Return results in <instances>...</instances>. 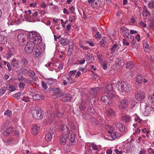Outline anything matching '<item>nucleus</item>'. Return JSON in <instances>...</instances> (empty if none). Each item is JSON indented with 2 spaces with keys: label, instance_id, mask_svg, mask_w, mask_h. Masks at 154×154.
<instances>
[{
  "label": "nucleus",
  "instance_id": "4be33fe9",
  "mask_svg": "<svg viewBox=\"0 0 154 154\" xmlns=\"http://www.w3.org/2000/svg\"><path fill=\"white\" fill-rule=\"evenodd\" d=\"M110 134V137L112 138L114 140H115L118 138L119 136L118 132H112V131H107Z\"/></svg>",
  "mask_w": 154,
  "mask_h": 154
},
{
  "label": "nucleus",
  "instance_id": "a878e982",
  "mask_svg": "<svg viewBox=\"0 0 154 154\" xmlns=\"http://www.w3.org/2000/svg\"><path fill=\"white\" fill-rule=\"evenodd\" d=\"M143 44L145 51H148L150 48V46L146 41H144L143 42Z\"/></svg>",
  "mask_w": 154,
  "mask_h": 154
},
{
  "label": "nucleus",
  "instance_id": "e2e57ef3",
  "mask_svg": "<svg viewBox=\"0 0 154 154\" xmlns=\"http://www.w3.org/2000/svg\"><path fill=\"white\" fill-rule=\"evenodd\" d=\"M69 10L72 13H73L75 11V8L73 6H72L69 8Z\"/></svg>",
  "mask_w": 154,
  "mask_h": 154
},
{
  "label": "nucleus",
  "instance_id": "774afa93",
  "mask_svg": "<svg viewBox=\"0 0 154 154\" xmlns=\"http://www.w3.org/2000/svg\"><path fill=\"white\" fill-rule=\"evenodd\" d=\"M140 25L143 27H145L146 26V24L144 23L142 21H140L139 22Z\"/></svg>",
  "mask_w": 154,
  "mask_h": 154
},
{
  "label": "nucleus",
  "instance_id": "c9c22d12",
  "mask_svg": "<svg viewBox=\"0 0 154 154\" xmlns=\"http://www.w3.org/2000/svg\"><path fill=\"white\" fill-rule=\"evenodd\" d=\"M119 47L118 45H117L116 44H114L110 48V50L113 51V52L111 53V54H112L116 50L119 49Z\"/></svg>",
  "mask_w": 154,
  "mask_h": 154
},
{
  "label": "nucleus",
  "instance_id": "6e6d98bb",
  "mask_svg": "<svg viewBox=\"0 0 154 154\" xmlns=\"http://www.w3.org/2000/svg\"><path fill=\"white\" fill-rule=\"evenodd\" d=\"M25 85L24 83L20 82L19 84V87L20 88H23Z\"/></svg>",
  "mask_w": 154,
  "mask_h": 154
},
{
  "label": "nucleus",
  "instance_id": "5fc2aeb1",
  "mask_svg": "<svg viewBox=\"0 0 154 154\" xmlns=\"http://www.w3.org/2000/svg\"><path fill=\"white\" fill-rule=\"evenodd\" d=\"M93 4H94L95 5H97V6L98 7L100 6V1L99 0H97L96 2H95V1H94V2H93ZM96 7H97V6H96Z\"/></svg>",
  "mask_w": 154,
  "mask_h": 154
},
{
  "label": "nucleus",
  "instance_id": "603ef678",
  "mask_svg": "<svg viewBox=\"0 0 154 154\" xmlns=\"http://www.w3.org/2000/svg\"><path fill=\"white\" fill-rule=\"evenodd\" d=\"M91 147L94 150H98L97 146L96 145L93 144H91Z\"/></svg>",
  "mask_w": 154,
  "mask_h": 154
},
{
  "label": "nucleus",
  "instance_id": "052dcab7",
  "mask_svg": "<svg viewBox=\"0 0 154 154\" xmlns=\"http://www.w3.org/2000/svg\"><path fill=\"white\" fill-rule=\"evenodd\" d=\"M7 66L8 69V71L9 72L11 71L12 70V66H11L9 63H8V64H7Z\"/></svg>",
  "mask_w": 154,
  "mask_h": 154
},
{
  "label": "nucleus",
  "instance_id": "a18cd8bd",
  "mask_svg": "<svg viewBox=\"0 0 154 154\" xmlns=\"http://www.w3.org/2000/svg\"><path fill=\"white\" fill-rule=\"evenodd\" d=\"M29 61L26 59L23 58L21 59V63L24 65H26L28 63Z\"/></svg>",
  "mask_w": 154,
  "mask_h": 154
},
{
  "label": "nucleus",
  "instance_id": "de8ad7c7",
  "mask_svg": "<svg viewBox=\"0 0 154 154\" xmlns=\"http://www.w3.org/2000/svg\"><path fill=\"white\" fill-rule=\"evenodd\" d=\"M123 45L126 46H128L129 45V43L125 39H124L122 40Z\"/></svg>",
  "mask_w": 154,
  "mask_h": 154
},
{
  "label": "nucleus",
  "instance_id": "4468645a",
  "mask_svg": "<svg viewBox=\"0 0 154 154\" xmlns=\"http://www.w3.org/2000/svg\"><path fill=\"white\" fill-rule=\"evenodd\" d=\"M100 90L98 87L91 88L90 89L89 92L90 94L93 97H95L97 95V92Z\"/></svg>",
  "mask_w": 154,
  "mask_h": 154
},
{
  "label": "nucleus",
  "instance_id": "ea45409f",
  "mask_svg": "<svg viewBox=\"0 0 154 154\" xmlns=\"http://www.w3.org/2000/svg\"><path fill=\"white\" fill-rule=\"evenodd\" d=\"M131 44H132V46L133 48H136L137 47V44L134 37L132 38V41L131 42Z\"/></svg>",
  "mask_w": 154,
  "mask_h": 154
},
{
  "label": "nucleus",
  "instance_id": "49530a36",
  "mask_svg": "<svg viewBox=\"0 0 154 154\" xmlns=\"http://www.w3.org/2000/svg\"><path fill=\"white\" fill-rule=\"evenodd\" d=\"M61 130L64 132L67 131H68V128L65 125H63L62 126Z\"/></svg>",
  "mask_w": 154,
  "mask_h": 154
},
{
  "label": "nucleus",
  "instance_id": "393cba45",
  "mask_svg": "<svg viewBox=\"0 0 154 154\" xmlns=\"http://www.w3.org/2000/svg\"><path fill=\"white\" fill-rule=\"evenodd\" d=\"M33 98L35 100H41L44 99V96L42 94H36L33 96Z\"/></svg>",
  "mask_w": 154,
  "mask_h": 154
},
{
  "label": "nucleus",
  "instance_id": "b1692460",
  "mask_svg": "<svg viewBox=\"0 0 154 154\" xmlns=\"http://www.w3.org/2000/svg\"><path fill=\"white\" fill-rule=\"evenodd\" d=\"M69 140L71 142H73L75 140V136L74 134L71 132H69L68 134Z\"/></svg>",
  "mask_w": 154,
  "mask_h": 154
},
{
  "label": "nucleus",
  "instance_id": "680f3d73",
  "mask_svg": "<svg viewBox=\"0 0 154 154\" xmlns=\"http://www.w3.org/2000/svg\"><path fill=\"white\" fill-rule=\"evenodd\" d=\"M37 4L35 2H33L30 3L29 5V6L31 7H35L36 6Z\"/></svg>",
  "mask_w": 154,
  "mask_h": 154
},
{
  "label": "nucleus",
  "instance_id": "0e129e2a",
  "mask_svg": "<svg viewBox=\"0 0 154 154\" xmlns=\"http://www.w3.org/2000/svg\"><path fill=\"white\" fill-rule=\"evenodd\" d=\"M21 92H19L14 94L13 95V96L14 97H17L20 96L21 95Z\"/></svg>",
  "mask_w": 154,
  "mask_h": 154
},
{
  "label": "nucleus",
  "instance_id": "bf43d9fd",
  "mask_svg": "<svg viewBox=\"0 0 154 154\" xmlns=\"http://www.w3.org/2000/svg\"><path fill=\"white\" fill-rule=\"evenodd\" d=\"M148 153L149 154L152 153V154H154V149L151 148H149L148 149Z\"/></svg>",
  "mask_w": 154,
  "mask_h": 154
},
{
  "label": "nucleus",
  "instance_id": "2eb2a0df",
  "mask_svg": "<svg viewBox=\"0 0 154 154\" xmlns=\"http://www.w3.org/2000/svg\"><path fill=\"white\" fill-rule=\"evenodd\" d=\"M115 125L116 127V128L120 131H124L125 130V125L116 122L115 123Z\"/></svg>",
  "mask_w": 154,
  "mask_h": 154
},
{
  "label": "nucleus",
  "instance_id": "a211bd4d",
  "mask_svg": "<svg viewBox=\"0 0 154 154\" xmlns=\"http://www.w3.org/2000/svg\"><path fill=\"white\" fill-rule=\"evenodd\" d=\"M106 113L108 116H113L115 114V112L113 110L110 108L107 107L106 108Z\"/></svg>",
  "mask_w": 154,
  "mask_h": 154
},
{
  "label": "nucleus",
  "instance_id": "0eeeda50",
  "mask_svg": "<svg viewBox=\"0 0 154 154\" xmlns=\"http://www.w3.org/2000/svg\"><path fill=\"white\" fill-rule=\"evenodd\" d=\"M130 85L128 83L122 82L121 85V92L123 93H125L129 92L130 88Z\"/></svg>",
  "mask_w": 154,
  "mask_h": 154
},
{
  "label": "nucleus",
  "instance_id": "aec40b11",
  "mask_svg": "<svg viewBox=\"0 0 154 154\" xmlns=\"http://www.w3.org/2000/svg\"><path fill=\"white\" fill-rule=\"evenodd\" d=\"M66 140V136L64 134H62L60 137L59 143L61 145H64L65 144Z\"/></svg>",
  "mask_w": 154,
  "mask_h": 154
},
{
  "label": "nucleus",
  "instance_id": "cd10ccee",
  "mask_svg": "<svg viewBox=\"0 0 154 154\" xmlns=\"http://www.w3.org/2000/svg\"><path fill=\"white\" fill-rule=\"evenodd\" d=\"M59 42L63 45H66L69 42V41L67 38H60Z\"/></svg>",
  "mask_w": 154,
  "mask_h": 154
},
{
  "label": "nucleus",
  "instance_id": "20e7f679",
  "mask_svg": "<svg viewBox=\"0 0 154 154\" xmlns=\"http://www.w3.org/2000/svg\"><path fill=\"white\" fill-rule=\"evenodd\" d=\"M153 105H149L148 106L147 104L145 103H141L140 104V107L143 109L145 112L148 114L150 111L152 110L153 111H154V104L152 103Z\"/></svg>",
  "mask_w": 154,
  "mask_h": 154
},
{
  "label": "nucleus",
  "instance_id": "dca6fc26",
  "mask_svg": "<svg viewBox=\"0 0 154 154\" xmlns=\"http://www.w3.org/2000/svg\"><path fill=\"white\" fill-rule=\"evenodd\" d=\"M136 81L138 83H142L143 82L146 83L148 82L147 80L145 79H143L142 75H140L137 76Z\"/></svg>",
  "mask_w": 154,
  "mask_h": 154
},
{
  "label": "nucleus",
  "instance_id": "9d476101",
  "mask_svg": "<svg viewBox=\"0 0 154 154\" xmlns=\"http://www.w3.org/2000/svg\"><path fill=\"white\" fill-rule=\"evenodd\" d=\"M63 114L59 111H57L56 112L52 113L50 115L51 118H49L48 121V123H51V122L54 120V119L56 117H61Z\"/></svg>",
  "mask_w": 154,
  "mask_h": 154
},
{
  "label": "nucleus",
  "instance_id": "f257e3e1",
  "mask_svg": "<svg viewBox=\"0 0 154 154\" xmlns=\"http://www.w3.org/2000/svg\"><path fill=\"white\" fill-rule=\"evenodd\" d=\"M115 84L114 83L110 84L107 85L106 87L108 94L110 98L112 100L116 99L117 97L113 91V89L115 87Z\"/></svg>",
  "mask_w": 154,
  "mask_h": 154
},
{
  "label": "nucleus",
  "instance_id": "ddd939ff",
  "mask_svg": "<svg viewBox=\"0 0 154 154\" xmlns=\"http://www.w3.org/2000/svg\"><path fill=\"white\" fill-rule=\"evenodd\" d=\"M128 101L126 99L122 100L119 105V108L121 109H125L127 106Z\"/></svg>",
  "mask_w": 154,
  "mask_h": 154
},
{
  "label": "nucleus",
  "instance_id": "f8f14e48",
  "mask_svg": "<svg viewBox=\"0 0 154 154\" xmlns=\"http://www.w3.org/2000/svg\"><path fill=\"white\" fill-rule=\"evenodd\" d=\"M42 53V49L39 46H37L33 51V56L35 58L39 57Z\"/></svg>",
  "mask_w": 154,
  "mask_h": 154
},
{
  "label": "nucleus",
  "instance_id": "39448f33",
  "mask_svg": "<svg viewBox=\"0 0 154 154\" xmlns=\"http://www.w3.org/2000/svg\"><path fill=\"white\" fill-rule=\"evenodd\" d=\"M35 46L34 42L32 41L28 42L25 48V52L29 54L32 53Z\"/></svg>",
  "mask_w": 154,
  "mask_h": 154
},
{
  "label": "nucleus",
  "instance_id": "58836bf2",
  "mask_svg": "<svg viewBox=\"0 0 154 154\" xmlns=\"http://www.w3.org/2000/svg\"><path fill=\"white\" fill-rule=\"evenodd\" d=\"M8 89L7 87H3L0 89V96L4 94Z\"/></svg>",
  "mask_w": 154,
  "mask_h": 154
},
{
  "label": "nucleus",
  "instance_id": "6e6552de",
  "mask_svg": "<svg viewBox=\"0 0 154 154\" xmlns=\"http://www.w3.org/2000/svg\"><path fill=\"white\" fill-rule=\"evenodd\" d=\"M26 35L22 33L19 34L17 38V41L20 45L23 46L26 44Z\"/></svg>",
  "mask_w": 154,
  "mask_h": 154
},
{
  "label": "nucleus",
  "instance_id": "37998d69",
  "mask_svg": "<svg viewBox=\"0 0 154 154\" xmlns=\"http://www.w3.org/2000/svg\"><path fill=\"white\" fill-rule=\"evenodd\" d=\"M79 107L81 110H84L86 108L85 103L83 102L80 105Z\"/></svg>",
  "mask_w": 154,
  "mask_h": 154
},
{
  "label": "nucleus",
  "instance_id": "8fccbe9b",
  "mask_svg": "<svg viewBox=\"0 0 154 154\" xmlns=\"http://www.w3.org/2000/svg\"><path fill=\"white\" fill-rule=\"evenodd\" d=\"M42 88L45 89H46L48 88L47 85L44 82L42 81Z\"/></svg>",
  "mask_w": 154,
  "mask_h": 154
},
{
  "label": "nucleus",
  "instance_id": "1a4fd4ad",
  "mask_svg": "<svg viewBox=\"0 0 154 154\" xmlns=\"http://www.w3.org/2000/svg\"><path fill=\"white\" fill-rule=\"evenodd\" d=\"M145 93L143 91H138L135 93V99L138 101H141L145 98Z\"/></svg>",
  "mask_w": 154,
  "mask_h": 154
},
{
  "label": "nucleus",
  "instance_id": "c756f323",
  "mask_svg": "<svg viewBox=\"0 0 154 154\" xmlns=\"http://www.w3.org/2000/svg\"><path fill=\"white\" fill-rule=\"evenodd\" d=\"M85 59H87V60L90 63L92 62L94 60V58L91 54L87 55L85 57Z\"/></svg>",
  "mask_w": 154,
  "mask_h": 154
},
{
  "label": "nucleus",
  "instance_id": "864d4df0",
  "mask_svg": "<svg viewBox=\"0 0 154 154\" xmlns=\"http://www.w3.org/2000/svg\"><path fill=\"white\" fill-rule=\"evenodd\" d=\"M24 17L25 19L26 20L32 21V18L31 17V16L30 17L26 15H24Z\"/></svg>",
  "mask_w": 154,
  "mask_h": 154
},
{
  "label": "nucleus",
  "instance_id": "e433bc0d",
  "mask_svg": "<svg viewBox=\"0 0 154 154\" xmlns=\"http://www.w3.org/2000/svg\"><path fill=\"white\" fill-rule=\"evenodd\" d=\"M147 5L148 7L151 9H154V0L151 1Z\"/></svg>",
  "mask_w": 154,
  "mask_h": 154
},
{
  "label": "nucleus",
  "instance_id": "79ce46f5",
  "mask_svg": "<svg viewBox=\"0 0 154 154\" xmlns=\"http://www.w3.org/2000/svg\"><path fill=\"white\" fill-rule=\"evenodd\" d=\"M149 100L150 102L153 103L154 102V95L152 94L149 95Z\"/></svg>",
  "mask_w": 154,
  "mask_h": 154
},
{
  "label": "nucleus",
  "instance_id": "473e14b6",
  "mask_svg": "<svg viewBox=\"0 0 154 154\" xmlns=\"http://www.w3.org/2000/svg\"><path fill=\"white\" fill-rule=\"evenodd\" d=\"M27 74H28L30 77L32 78L33 80H36V78H33V77H34L35 75V72L31 70H28L27 72Z\"/></svg>",
  "mask_w": 154,
  "mask_h": 154
},
{
  "label": "nucleus",
  "instance_id": "7ed1b4c3",
  "mask_svg": "<svg viewBox=\"0 0 154 154\" xmlns=\"http://www.w3.org/2000/svg\"><path fill=\"white\" fill-rule=\"evenodd\" d=\"M31 113L33 118L36 119H40L43 117L41 109L38 107H35V109L32 110Z\"/></svg>",
  "mask_w": 154,
  "mask_h": 154
},
{
  "label": "nucleus",
  "instance_id": "3c124183",
  "mask_svg": "<svg viewBox=\"0 0 154 154\" xmlns=\"http://www.w3.org/2000/svg\"><path fill=\"white\" fill-rule=\"evenodd\" d=\"M24 13L26 14V15L29 16H31V14H32L31 11L30 10H28L27 11H25Z\"/></svg>",
  "mask_w": 154,
  "mask_h": 154
},
{
  "label": "nucleus",
  "instance_id": "f03ea898",
  "mask_svg": "<svg viewBox=\"0 0 154 154\" xmlns=\"http://www.w3.org/2000/svg\"><path fill=\"white\" fill-rule=\"evenodd\" d=\"M29 36L34 45L38 44L42 41V38L38 33L36 32H31L29 33Z\"/></svg>",
  "mask_w": 154,
  "mask_h": 154
},
{
  "label": "nucleus",
  "instance_id": "4c0bfd02",
  "mask_svg": "<svg viewBox=\"0 0 154 154\" xmlns=\"http://www.w3.org/2000/svg\"><path fill=\"white\" fill-rule=\"evenodd\" d=\"M5 55L7 58H9L14 55V54L11 50H9V52L5 54Z\"/></svg>",
  "mask_w": 154,
  "mask_h": 154
},
{
  "label": "nucleus",
  "instance_id": "4d7b16f0",
  "mask_svg": "<svg viewBox=\"0 0 154 154\" xmlns=\"http://www.w3.org/2000/svg\"><path fill=\"white\" fill-rule=\"evenodd\" d=\"M76 71L75 70L71 71L69 72V75L71 76L74 75L76 73Z\"/></svg>",
  "mask_w": 154,
  "mask_h": 154
},
{
  "label": "nucleus",
  "instance_id": "72a5a7b5",
  "mask_svg": "<svg viewBox=\"0 0 154 154\" xmlns=\"http://www.w3.org/2000/svg\"><path fill=\"white\" fill-rule=\"evenodd\" d=\"M131 117L129 116H125L122 117V119L124 122H128L131 121Z\"/></svg>",
  "mask_w": 154,
  "mask_h": 154
},
{
  "label": "nucleus",
  "instance_id": "7c9ffc66",
  "mask_svg": "<svg viewBox=\"0 0 154 154\" xmlns=\"http://www.w3.org/2000/svg\"><path fill=\"white\" fill-rule=\"evenodd\" d=\"M134 64L132 61H129L126 63V67L130 69H131L134 66Z\"/></svg>",
  "mask_w": 154,
  "mask_h": 154
},
{
  "label": "nucleus",
  "instance_id": "412c9836",
  "mask_svg": "<svg viewBox=\"0 0 154 154\" xmlns=\"http://www.w3.org/2000/svg\"><path fill=\"white\" fill-rule=\"evenodd\" d=\"M39 130V127L37 125H33L32 128V132L33 134L36 135Z\"/></svg>",
  "mask_w": 154,
  "mask_h": 154
},
{
  "label": "nucleus",
  "instance_id": "09e8293b",
  "mask_svg": "<svg viewBox=\"0 0 154 154\" xmlns=\"http://www.w3.org/2000/svg\"><path fill=\"white\" fill-rule=\"evenodd\" d=\"M8 88L9 90L11 92L14 91L15 90V87L12 85H10Z\"/></svg>",
  "mask_w": 154,
  "mask_h": 154
},
{
  "label": "nucleus",
  "instance_id": "423d86ee",
  "mask_svg": "<svg viewBox=\"0 0 154 154\" xmlns=\"http://www.w3.org/2000/svg\"><path fill=\"white\" fill-rule=\"evenodd\" d=\"M55 132V130L53 128L48 130L45 135V138L46 140L47 141H50L52 138L53 136L54 135Z\"/></svg>",
  "mask_w": 154,
  "mask_h": 154
},
{
  "label": "nucleus",
  "instance_id": "f704fd0d",
  "mask_svg": "<svg viewBox=\"0 0 154 154\" xmlns=\"http://www.w3.org/2000/svg\"><path fill=\"white\" fill-rule=\"evenodd\" d=\"M38 13V12L35 11L33 13H32L31 17L32 18V21H35V20H36V18L37 16Z\"/></svg>",
  "mask_w": 154,
  "mask_h": 154
},
{
  "label": "nucleus",
  "instance_id": "2f4dec72",
  "mask_svg": "<svg viewBox=\"0 0 154 154\" xmlns=\"http://www.w3.org/2000/svg\"><path fill=\"white\" fill-rule=\"evenodd\" d=\"M20 61L15 58H14L11 61V65L14 67H15L18 65Z\"/></svg>",
  "mask_w": 154,
  "mask_h": 154
},
{
  "label": "nucleus",
  "instance_id": "13d9d810",
  "mask_svg": "<svg viewBox=\"0 0 154 154\" xmlns=\"http://www.w3.org/2000/svg\"><path fill=\"white\" fill-rule=\"evenodd\" d=\"M97 56L98 57V59L101 61L102 60V55H101L99 52H98L97 54Z\"/></svg>",
  "mask_w": 154,
  "mask_h": 154
},
{
  "label": "nucleus",
  "instance_id": "c03bdc74",
  "mask_svg": "<svg viewBox=\"0 0 154 154\" xmlns=\"http://www.w3.org/2000/svg\"><path fill=\"white\" fill-rule=\"evenodd\" d=\"M5 115L7 116L10 117L12 115L11 111L9 110H7L5 112Z\"/></svg>",
  "mask_w": 154,
  "mask_h": 154
},
{
  "label": "nucleus",
  "instance_id": "69168bd1",
  "mask_svg": "<svg viewBox=\"0 0 154 154\" xmlns=\"http://www.w3.org/2000/svg\"><path fill=\"white\" fill-rule=\"evenodd\" d=\"M74 46V44L73 42H72L71 43V44H70L69 46V49H72Z\"/></svg>",
  "mask_w": 154,
  "mask_h": 154
},
{
  "label": "nucleus",
  "instance_id": "f3484780",
  "mask_svg": "<svg viewBox=\"0 0 154 154\" xmlns=\"http://www.w3.org/2000/svg\"><path fill=\"white\" fill-rule=\"evenodd\" d=\"M54 94L57 97H61L63 94L62 91L60 88H57L54 89L53 90Z\"/></svg>",
  "mask_w": 154,
  "mask_h": 154
},
{
  "label": "nucleus",
  "instance_id": "338daca9",
  "mask_svg": "<svg viewBox=\"0 0 154 154\" xmlns=\"http://www.w3.org/2000/svg\"><path fill=\"white\" fill-rule=\"evenodd\" d=\"M61 37V36L57 35H54V39L55 41H57V39H59Z\"/></svg>",
  "mask_w": 154,
  "mask_h": 154
},
{
  "label": "nucleus",
  "instance_id": "9b49d317",
  "mask_svg": "<svg viewBox=\"0 0 154 154\" xmlns=\"http://www.w3.org/2000/svg\"><path fill=\"white\" fill-rule=\"evenodd\" d=\"M61 97L62 100L65 102L70 101L72 99L71 95L69 93H63Z\"/></svg>",
  "mask_w": 154,
  "mask_h": 154
},
{
  "label": "nucleus",
  "instance_id": "6ab92c4d",
  "mask_svg": "<svg viewBox=\"0 0 154 154\" xmlns=\"http://www.w3.org/2000/svg\"><path fill=\"white\" fill-rule=\"evenodd\" d=\"M101 100L106 104L110 105L111 102L110 101V99L107 95H104L102 96L101 97Z\"/></svg>",
  "mask_w": 154,
  "mask_h": 154
},
{
  "label": "nucleus",
  "instance_id": "a19ab883",
  "mask_svg": "<svg viewBox=\"0 0 154 154\" xmlns=\"http://www.w3.org/2000/svg\"><path fill=\"white\" fill-rule=\"evenodd\" d=\"M14 140V139L13 138H10L8 139V140L5 141L4 142L7 145H9L12 143Z\"/></svg>",
  "mask_w": 154,
  "mask_h": 154
},
{
  "label": "nucleus",
  "instance_id": "c85d7f7f",
  "mask_svg": "<svg viewBox=\"0 0 154 154\" xmlns=\"http://www.w3.org/2000/svg\"><path fill=\"white\" fill-rule=\"evenodd\" d=\"M149 14H150V13L147 10V7L146 6H144L143 11V15L145 17H146L149 15Z\"/></svg>",
  "mask_w": 154,
  "mask_h": 154
},
{
  "label": "nucleus",
  "instance_id": "bb28decb",
  "mask_svg": "<svg viewBox=\"0 0 154 154\" xmlns=\"http://www.w3.org/2000/svg\"><path fill=\"white\" fill-rule=\"evenodd\" d=\"M7 39L5 36L0 35V43L2 44H5L7 43Z\"/></svg>",
  "mask_w": 154,
  "mask_h": 154
},
{
  "label": "nucleus",
  "instance_id": "5701e85b",
  "mask_svg": "<svg viewBox=\"0 0 154 154\" xmlns=\"http://www.w3.org/2000/svg\"><path fill=\"white\" fill-rule=\"evenodd\" d=\"M14 131L12 127L8 128L4 132L3 135L7 137L9 135Z\"/></svg>",
  "mask_w": 154,
  "mask_h": 154
}]
</instances>
